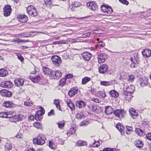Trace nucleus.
I'll list each match as a JSON object with an SVG mask.
<instances>
[{
  "mask_svg": "<svg viewBox=\"0 0 151 151\" xmlns=\"http://www.w3.org/2000/svg\"><path fill=\"white\" fill-rule=\"evenodd\" d=\"M135 87L133 85L129 86H127V84H124L123 93L126 95L130 96L132 94L134 90Z\"/></svg>",
  "mask_w": 151,
  "mask_h": 151,
  "instance_id": "obj_1",
  "label": "nucleus"
},
{
  "mask_svg": "<svg viewBox=\"0 0 151 151\" xmlns=\"http://www.w3.org/2000/svg\"><path fill=\"white\" fill-rule=\"evenodd\" d=\"M46 138L45 136L42 134H40L37 137V138L34 139L33 142L38 145H42L45 143Z\"/></svg>",
  "mask_w": 151,
  "mask_h": 151,
  "instance_id": "obj_2",
  "label": "nucleus"
},
{
  "mask_svg": "<svg viewBox=\"0 0 151 151\" xmlns=\"http://www.w3.org/2000/svg\"><path fill=\"white\" fill-rule=\"evenodd\" d=\"M27 11L29 15L32 17H35L37 14L36 9L32 6H29L27 8Z\"/></svg>",
  "mask_w": 151,
  "mask_h": 151,
  "instance_id": "obj_3",
  "label": "nucleus"
},
{
  "mask_svg": "<svg viewBox=\"0 0 151 151\" xmlns=\"http://www.w3.org/2000/svg\"><path fill=\"white\" fill-rule=\"evenodd\" d=\"M61 72L60 70H55L52 71L51 73L50 77L51 79L58 80L61 77Z\"/></svg>",
  "mask_w": 151,
  "mask_h": 151,
  "instance_id": "obj_4",
  "label": "nucleus"
},
{
  "mask_svg": "<svg viewBox=\"0 0 151 151\" xmlns=\"http://www.w3.org/2000/svg\"><path fill=\"white\" fill-rule=\"evenodd\" d=\"M101 10L104 12L108 14L112 13L113 10L111 7L108 5H103L101 7Z\"/></svg>",
  "mask_w": 151,
  "mask_h": 151,
  "instance_id": "obj_5",
  "label": "nucleus"
},
{
  "mask_svg": "<svg viewBox=\"0 0 151 151\" xmlns=\"http://www.w3.org/2000/svg\"><path fill=\"white\" fill-rule=\"evenodd\" d=\"M138 83L142 87L147 86L149 84L148 79L144 77L139 78Z\"/></svg>",
  "mask_w": 151,
  "mask_h": 151,
  "instance_id": "obj_6",
  "label": "nucleus"
},
{
  "mask_svg": "<svg viewBox=\"0 0 151 151\" xmlns=\"http://www.w3.org/2000/svg\"><path fill=\"white\" fill-rule=\"evenodd\" d=\"M3 9V14L4 16L8 17L10 15L12 11L10 6L5 5Z\"/></svg>",
  "mask_w": 151,
  "mask_h": 151,
  "instance_id": "obj_7",
  "label": "nucleus"
},
{
  "mask_svg": "<svg viewBox=\"0 0 151 151\" xmlns=\"http://www.w3.org/2000/svg\"><path fill=\"white\" fill-rule=\"evenodd\" d=\"M40 109L37 112L36 114L35 115V118L37 120H40V116L43 115L45 112V110L42 107H40Z\"/></svg>",
  "mask_w": 151,
  "mask_h": 151,
  "instance_id": "obj_8",
  "label": "nucleus"
},
{
  "mask_svg": "<svg viewBox=\"0 0 151 151\" xmlns=\"http://www.w3.org/2000/svg\"><path fill=\"white\" fill-rule=\"evenodd\" d=\"M108 66L106 64H104L101 65L99 68V72L100 73L104 74L108 70Z\"/></svg>",
  "mask_w": 151,
  "mask_h": 151,
  "instance_id": "obj_9",
  "label": "nucleus"
},
{
  "mask_svg": "<svg viewBox=\"0 0 151 151\" xmlns=\"http://www.w3.org/2000/svg\"><path fill=\"white\" fill-rule=\"evenodd\" d=\"M51 59L53 63L55 65L58 66L61 63V58L58 56H54L52 57Z\"/></svg>",
  "mask_w": 151,
  "mask_h": 151,
  "instance_id": "obj_10",
  "label": "nucleus"
},
{
  "mask_svg": "<svg viewBox=\"0 0 151 151\" xmlns=\"http://www.w3.org/2000/svg\"><path fill=\"white\" fill-rule=\"evenodd\" d=\"M126 111L123 109H119L115 110L114 114L115 116L119 117H122L125 114Z\"/></svg>",
  "mask_w": 151,
  "mask_h": 151,
  "instance_id": "obj_11",
  "label": "nucleus"
},
{
  "mask_svg": "<svg viewBox=\"0 0 151 151\" xmlns=\"http://www.w3.org/2000/svg\"><path fill=\"white\" fill-rule=\"evenodd\" d=\"M78 91V87H73L71 88L69 91L68 95L70 97H72L77 93Z\"/></svg>",
  "mask_w": 151,
  "mask_h": 151,
  "instance_id": "obj_12",
  "label": "nucleus"
},
{
  "mask_svg": "<svg viewBox=\"0 0 151 151\" xmlns=\"http://www.w3.org/2000/svg\"><path fill=\"white\" fill-rule=\"evenodd\" d=\"M1 86L3 88H10L12 87V83L10 81H6L2 82L1 83Z\"/></svg>",
  "mask_w": 151,
  "mask_h": 151,
  "instance_id": "obj_13",
  "label": "nucleus"
},
{
  "mask_svg": "<svg viewBox=\"0 0 151 151\" xmlns=\"http://www.w3.org/2000/svg\"><path fill=\"white\" fill-rule=\"evenodd\" d=\"M81 56L86 61H89L92 57V55L89 52H85L81 54Z\"/></svg>",
  "mask_w": 151,
  "mask_h": 151,
  "instance_id": "obj_14",
  "label": "nucleus"
},
{
  "mask_svg": "<svg viewBox=\"0 0 151 151\" xmlns=\"http://www.w3.org/2000/svg\"><path fill=\"white\" fill-rule=\"evenodd\" d=\"M87 6L90 9L95 10L97 8V5L95 2L93 1L87 3Z\"/></svg>",
  "mask_w": 151,
  "mask_h": 151,
  "instance_id": "obj_15",
  "label": "nucleus"
},
{
  "mask_svg": "<svg viewBox=\"0 0 151 151\" xmlns=\"http://www.w3.org/2000/svg\"><path fill=\"white\" fill-rule=\"evenodd\" d=\"M106 56L104 54H101L98 57V62L100 64L101 63H104L105 62L106 58Z\"/></svg>",
  "mask_w": 151,
  "mask_h": 151,
  "instance_id": "obj_16",
  "label": "nucleus"
},
{
  "mask_svg": "<svg viewBox=\"0 0 151 151\" xmlns=\"http://www.w3.org/2000/svg\"><path fill=\"white\" fill-rule=\"evenodd\" d=\"M24 81L21 78H17L14 80V83L17 86H22L23 85Z\"/></svg>",
  "mask_w": 151,
  "mask_h": 151,
  "instance_id": "obj_17",
  "label": "nucleus"
},
{
  "mask_svg": "<svg viewBox=\"0 0 151 151\" xmlns=\"http://www.w3.org/2000/svg\"><path fill=\"white\" fill-rule=\"evenodd\" d=\"M135 131L138 135L140 137H143L146 134V133L143 130L139 128H136L135 130Z\"/></svg>",
  "mask_w": 151,
  "mask_h": 151,
  "instance_id": "obj_18",
  "label": "nucleus"
},
{
  "mask_svg": "<svg viewBox=\"0 0 151 151\" xmlns=\"http://www.w3.org/2000/svg\"><path fill=\"white\" fill-rule=\"evenodd\" d=\"M29 78L32 82L35 83L39 82L40 80V77L39 76H30Z\"/></svg>",
  "mask_w": 151,
  "mask_h": 151,
  "instance_id": "obj_19",
  "label": "nucleus"
},
{
  "mask_svg": "<svg viewBox=\"0 0 151 151\" xmlns=\"http://www.w3.org/2000/svg\"><path fill=\"white\" fill-rule=\"evenodd\" d=\"M142 53L143 56L148 58L151 55V51L149 49H146L142 52Z\"/></svg>",
  "mask_w": 151,
  "mask_h": 151,
  "instance_id": "obj_20",
  "label": "nucleus"
},
{
  "mask_svg": "<svg viewBox=\"0 0 151 151\" xmlns=\"http://www.w3.org/2000/svg\"><path fill=\"white\" fill-rule=\"evenodd\" d=\"M18 19L20 22L24 23L27 21L28 18L25 15H19L18 17Z\"/></svg>",
  "mask_w": 151,
  "mask_h": 151,
  "instance_id": "obj_21",
  "label": "nucleus"
},
{
  "mask_svg": "<svg viewBox=\"0 0 151 151\" xmlns=\"http://www.w3.org/2000/svg\"><path fill=\"white\" fill-rule=\"evenodd\" d=\"M113 111V109L111 106H107L105 107V112L106 114H111Z\"/></svg>",
  "mask_w": 151,
  "mask_h": 151,
  "instance_id": "obj_22",
  "label": "nucleus"
},
{
  "mask_svg": "<svg viewBox=\"0 0 151 151\" xmlns=\"http://www.w3.org/2000/svg\"><path fill=\"white\" fill-rule=\"evenodd\" d=\"M80 5L79 2L77 1H74L72 3L71 5L69 6V8L73 11H74L75 7L80 6Z\"/></svg>",
  "mask_w": 151,
  "mask_h": 151,
  "instance_id": "obj_23",
  "label": "nucleus"
},
{
  "mask_svg": "<svg viewBox=\"0 0 151 151\" xmlns=\"http://www.w3.org/2000/svg\"><path fill=\"white\" fill-rule=\"evenodd\" d=\"M67 104L71 111L75 110L74 105L71 101L70 99H68Z\"/></svg>",
  "mask_w": 151,
  "mask_h": 151,
  "instance_id": "obj_24",
  "label": "nucleus"
},
{
  "mask_svg": "<svg viewBox=\"0 0 151 151\" xmlns=\"http://www.w3.org/2000/svg\"><path fill=\"white\" fill-rule=\"evenodd\" d=\"M24 118V116L21 114H19L17 115H16L15 114L14 116V119L15 121H21Z\"/></svg>",
  "mask_w": 151,
  "mask_h": 151,
  "instance_id": "obj_25",
  "label": "nucleus"
},
{
  "mask_svg": "<svg viewBox=\"0 0 151 151\" xmlns=\"http://www.w3.org/2000/svg\"><path fill=\"white\" fill-rule=\"evenodd\" d=\"M116 127L122 135L124 132L123 126H122L120 123H119L116 125Z\"/></svg>",
  "mask_w": 151,
  "mask_h": 151,
  "instance_id": "obj_26",
  "label": "nucleus"
},
{
  "mask_svg": "<svg viewBox=\"0 0 151 151\" xmlns=\"http://www.w3.org/2000/svg\"><path fill=\"white\" fill-rule=\"evenodd\" d=\"M3 106L6 108L11 107L13 105V103L11 101H6L3 103Z\"/></svg>",
  "mask_w": 151,
  "mask_h": 151,
  "instance_id": "obj_27",
  "label": "nucleus"
},
{
  "mask_svg": "<svg viewBox=\"0 0 151 151\" xmlns=\"http://www.w3.org/2000/svg\"><path fill=\"white\" fill-rule=\"evenodd\" d=\"M2 94L3 96L7 97H10L12 95V93L11 92L6 90L2 91Z\"/></svg>",
  "mask_w": 151,
  "mask_h": 151,
  "instance_id": "obj_28",
  "label": "nucleus"
},
{
  "mask_svg": "<svg viewBox=\"0 0 151 151\" xmlns=\"http://www.w3.org/2000/svg\"><path fill=\"white\" fill-rule=\"evenodd\" d=\"M134 143L136 147L139 148H141L143 146V144L142 141L138 139L136 140Z\"/></svg>",
  "mask_w": 151,
  "mask_h": 151,
  "instance_id": "obj_29",
  "label": "nucleus"
},
{
  "mask_svg": "<svg viewBox=\"0 0 151 151\" xmlns=\"http://www.w3.org/2000/svg\"><path fill=\"white\" fill-rule=\"evenodd\" d=\"M65 121L64 120H62L59 121L57 124L58 127L61 129H63L65 127Z\"/></svg>",
  "mask_w": 151,
  "mask_h": 151,
  "instance_id": "obj_30",
  "label": "nucleus"
},
{
  "mask_svg": "<svg viewBox=\"0 0 151 151\" xmlns=\"http://www.w3.org/2000/svg\"><path fill=\"white\" fill-rule=\"evenodd\" d=\"M76 105L79 108H82L85 107V103L82 101H78L76 102Z\"/></svg>",
  "mask_w": 151,
  "mask_h": 151,
  "instance_id": "obj_31",
  "label": "nucleus"
},
{
  "mask_svg": "<svg viewBox=\"0 0 151 151\" xmlns=\"http://www.w3.org/2000/svg\"><path fill=\"white\" fill-rule=\"evenodd\" d=\"M43 73L45 74L48 75L50 74V76H51V73L52 71L50 69L47 67H43Z\"/></svg>",
  "mask_w": 151,
  "mask_h": 151,
  "instance_id": "obj_32",
  "label": "nucleus"
},
{
  "mask_svg": "<svg viewBox=\"0 0 151 151\" xmlns=\"http://www.w3.org/2000/svg\"><path fill=\"white\" fill-rule=\"evenodd\" d=\"M109 94L112 97H117L119 96L118 93L115 90H111L109 92Z\"/></svg>",
  "mask_w": 151,
  "mask_h": 151,
  "instance_id": "obj_33",
  "label": "nucleus"
},
{
  "mask_svg": "<svg viewBox=\"0 0 151 151\" xmlns=\"http://www.w3.org/2000/svg\"><path fill=\"white\" fill-rule=\"evenodd\" d=\"M91 78H90L86 77L83 78L82 81V84L83 85L86 84L88 82L90 81Z\"/></svg>",
  "mask_w": 151,
  "mask_h": 151,
  "instance_id": "obj_34",
  "label": "nucleus"
},
{
  "mask_svg": "<svg viewBox=\"0 0 151 151\" xmlns=\"http://www.w3.org/2000/svg\"><path fill=\"white\" fill-rule=\"evenodd\" d=\"M129 112L130 114V115L132 116H137L138 114L136 111V110L133 108H131L129 109Z\"/></svg>",
  "mask_w": 151,
  "mask_h": 151,
  "instance_id": "obj_35",
  "label": "nucleus"
},
{
  "mask_svg": "<svg viewBox=\"0 0 151 151\" xmlns=\"http://www.w3.org/2000/svg\"><path fill=\"white\" fill-rule=\"evenodd\" d=\"M15 113L14 112L12 111H7V118H13L14 119V116L15 115Z\"/></svg>",
  "mask_w": 151,
  "mask_h": 151,
  "instance_id": "obj_36",
  "label": "nucleus"
},
{
  "mask_svg": "<svg viewBox=\"0 0 151 151\" xmlns=\"http://www.w3.org/2000/svg\"><path fill=\"white\" fill-rule=\"evenodd\" d=\"M7 71L4 69L0 70V76L4 77L6 76L8 74Z\"/></svg>",
  "mask_w": 151,
  "mask_h": 151,
  "instance_id": "obj_37",
  "label": "nucleus"
},
{
  "mask_svg": "<svg viewBox=\"0 0 151 151\" xmlns=\"http://www.w3.org/2000/svg\"><path fill=\"white\" fill-rule=\"evenodd\" d=\"M112 83L110 81H102L100 82L101 85L105 86H109L111 85Z\"/></svg>",
  "mask_w": 151,
  "mask_h": 151,
  "instance_id": "obj_38",
  "label": "nucleus"
},
{
  "mask_svg": "<svg viewBox=\"0 0 151 151\" xmlns=\"http://www.w3.org/2000/svg\"><path fill=\"white\" fill-rule=\"evenodd\" d=\"M5 147L6 151H9L12 148V146L10 144L9 142H7L5 145Z\"/></svg>",
  "mask_w": 151,
  "mask_h": 151,
  "instance_id": "obj_39",
  "label": "nucleus"
},
{
  "mask_svg": "<svg viewBox=\"0 0 151 151\" xmlns=\"http://www.w3.org/2000/svg\"><path fill=\"white\" fill-rule=\"evenodd\" d=\"M54 102V103L55 104L56 108L59 110H61L60 101L58 100H55Z\"/></svg>",
  "mask_w": 151,
  "mask_h": 151,
  "instance_id": "obj_40",
  "label": "nucleus"
},
{
  "mask_svg": "<svg viewBox=\"0 0 151 151\" xmlns=\"http://www.w3.org/2000/svg\"><path fill=\"white\" fill-rule=\"evenodd\" d=\"M98 95L100 96V97L101 98H104L106 96L105 92L104 91H99Z\"/></svg>",
  "mask_w": 151,
  "mask_h": 151,
  "instance_id": "obj_41",
  "label": "nucleus"
},
{
  "mask_svg": "<svg viewBox=\"0 0 151 151\" xmlns=\"http://www.w3.org/2000/svg\"><path fill=\"white\" fill-rule=\"evenodd\" d=\"M66 83V79L62 78L59 81V85L61 86H63Z\"/></svg>",
  "mask_w": 151,
  "mask_h": 151,
  "instance_id": "obj_42",
  "label": "nucleus"
},
{
  "mask_svg": "<svg viewBox=\"0 0 151 151\" xmlns=\"http://www.w3.org/2000/svg\"><path fill=\"white\" fill-rule=\"evenodd\" d=\"M76 117L78 119H81L83 118H84V115L83 114L81 113H78L76 114Z\"/></svg>",
  "mask_w": 151,
  "mask_h": 151,
  "instance_id": "obj_43",
  "label": "nucleus"
},
{
  "mask_svg": "<svg viewBox=\"0 0 151 151\" xmlns=\"http://www.w3.org/2000/svg\"><path fill=\"white\" fill-rule=\"evenodd\" d=\"M86 142L83 141H78L76 144L79 146H82L86 145Z\"/></svg>",
  "mask_w": 151,
  "mask_h": 151,
  "instance_id": "obj_44",
  "label": "nucleus"
},
{
  "mask_svg": "<svg viewBox=\"0 0 151 151\" xmlns=\"http://www.w3.org/2000/svg\"><path fill=\"white\" fill-rule=\"evenodd\" d=\"M7 112H2L0 113V117L7 118Z\"/></svg>",
  "mask_w": 151,
  "mask_h": 151,
  "instance_id": "obj_45",
  "label": "nucleus"
},
{
  "mask_svg": "<svg viewBox=\"0 0 151 151\" xmlns=\"http://www.w3.org/2000/svg\"><path fill=\"white\" fill-rule=\"evenodd\" d=\"M89 124V122L88 121H84L82 122L80 124V126H85L88 125Z\"/></svg>",
  "mask_w": 151,
  "mask_h": 151,
  "instance_id": "obj_46",
  "label": "nucleus"
},
{
  "mask_svg": "<svg viewBox=\"0 0 151 151\" xmlns=\"http://www.w3.org/2000/svg\"><path fill=\"white\" fill-rule=\"evenodd\" d=\"M99 142L98 141L96 142L95 141V142L94 143L91 145H90V146L93 147H98L99 146Z\"/></svg>",
  "mask_w": 151,
  "mask_h": 151,
  "instance_id": "obj_47",
  "label": "nucleus"
},
{
  "mask_svg": "<svg viewBox=\"0 0 151 151\" xmlns=\"http://www.w3.org/2000/svg\"><path fill=\"white\" fill-rule=\"evenodd\" d=\"M105 46V43L102 41H100L98 43L97 47H103Z\"/></svg>",
  "mask_w": 151,
  "mask_h": 151,
  "instance_id": "obj_48",
  "label": "nucleus"
},
{
  "mask_svg": "<svg viewBox=\"0 0 151 151\" xmlns=\"http://www.w3.org/2000/svg\"><path fill=\"white\" fill-rule=\"evenodd\" d=\"M34 126L37 128H40L41 127V124L38 122H35L34 124Z\"/></svg>",
  "mask_w": 151,
  "mask_h": 151,
  "instance_id": "obj_49",
  "label": "nucleus"
},
{
  "mask_svg": "<svg viewBox=\"0 0 151 151\" xmlns=\"http://www.w3.org/2000/svg\"><path fill=\"white\" fill-rule=\"evenodd\" d=\"M76 131V129L73 127H71L69 130V132L71 134H73L75 133Z\"/></svg>",
  "mask_w": 151,
  "mask_h": 151,
  "instance_id": "obj_50",
  "label": "nucleus"
},
{
  "mask_svg": "<svg viewBox=\"0 0 151 151\" xmlns=\"http://www.w3.org/2000/svg\"><path fill=\"white\" fill-rule=\"evenodd\" d=\"M135 77L133 75H130L129 76V78L128 80L129 81L132 82L134 79Z\"/></svg>",
  "mask_w": 151,
  "mask_h": 151,
  "instance_id": "obj_51",
  "label": "nucleus"
},
{
  "mask_svg": "<svg viewBox=\"0 0 151 151\" xmlns=\"http://www.w3.org/2000/svg\"><path fill=\"white\" fill-rule=\"evenodd\" d=\"M52 0H44V2L47 6L50 5L52 2Z\"/></svg>",
  "mask_w": 151,
  "mask_h": 151,
  "instance_id": "obj_52",
  "label": "nucleus"
},
{
  "mask_svg": "<svg viewBox=\"0 0 151 151\" xmlns=\"http://www.w3.org/2000/svg\"><path fill=\"white\" fill-rule=\"evenodd\" d=\"M22 36L23 37H32L33 36L32 34H27L25 33H22Z\"/></svg>",
  "mask_w": 151,
  "mask_h": 151,
  "instance_id": "obj_53",
  "label": "nucleus"
},
{
  "mask_svg": "<svg viewBox=\"0 0 151 151\" xmlns=\"http://www.w3.org/2000/svg\"><path fill=\"white\" fill-rule=\"evenodd\" d=\"M23 137V134L19 132L16 135V137L20 139L22 138Z\"/></svg>",
  "mask_w": 151,
  "mask_h": 151,
  "instance_id": "obj_54",
  "label": "nucleus"
},
{
  "mask_svg": "<svg viewBox=\"0 0 151 151\" xmlns=\"http://www.w3.org/2000/svg\"><path fill=\"white\" fill-rule=\"evenodd\" d=\"M32 104V102L31 101H25L24 102V105L27 106H30Z\"/></svg>",
  "mask_w": 151,
  "mask_h": 151,
  "instance_id": "obj_55",
  "label": "nucleus"
},
{
  "mask_svg": "<svg viewBox=\"0 0 151 151\" xmlns=\"http://www.w3.org/2000/svg\"><path fill=\"white\" fill-rule=\"evenodd\" d=\"M91 100L96 103H99L100 102V99L97 98H92Z\"/></svg>",
  "mask_w": 151,
  "mask_h": 151,
  "instance_id": "obj_56",
  "label": "nucleus"
},
{
  "mask_svg": "<svg viewBox=\"0 0 151 151\" xmlns=\"http://www.w3.org/2000/svg\"><path fill=\"white\" fill-rule=\"evenodd\" d=\"M90 35V33H86L83 34L82 35V37L83 38H85L89 36Z\"/></svg>",
  "mask_w": 151,
  "mask_h": 151,
  "instance_id": "obj_57",
  "label": "nucleus"
},
{
  "mask_svg": "<svg viewBox=\"0 0 151 151\" xmlns=\"http://www.w3.org/2000/svg\"><path fill=\"white\" fill-rule=\"evenodd\" d=\"M147 138L151 141V133H148L146 135Z\"/></svg>",
  "mask_w": 151,
  "mask_h": 151,
  "instance_id": "obj_58",
  "label": "nucleus"
},
{
  "mask_svg": "<svg viewBox=\"0 0 151 151\" xmlns=\"http://www.w3.org/2000/svg\"><path fill=\"white\" fill-rule=\"evenodd\" d=\"M119 1L123 4L128 5L129 4L128 2L126 0H119Z\"/></svg>",
  "mask_w": 151,
  "mask_h": 151,
  "instance_id": "obj_59",
  "label": "nucleus"
},
{
  "mask_svg": "<svg viewBox=\"0 0 151 151\" xmlns=\"http://www.w3.org/2000/svg\"><path fill=\"white\" fill-rule=\"evenodd\" d=\"M54 144L52 142H49V147L52 149H54Z\"/></svg>",
  "mask_w": 151,
  "mask_h": 151,
  "instance_id": "obj_60",
  "label": "nucleus"
},
{
  "mask_svg": "<svg viewBox=\"0 0 151 151\" xmlns=\"http://www.w3.org/2000/svg\"><path fill=\"white\" fill-rule=\"evenodd\" d=\"M54 111L52 109L51 111L48 113V115L49 116H51L52 115H54Z\"/></svg>",
  "mask_w": 151,
  "mask_h": 151,
  "instance_id": "obj_61",
  "label": "nucleus"
},
{
  "mask_svg": "<svg viewBox=\"0 0 151 151\" xmlns=\"http://www.w3.org/2000/svg\"><path fill=\"white\" fill-rule=\"evenodd\" d=\"M17 57L21 61H22L24 60L23 58L21 56V55L20 54H18L17 55Z\"/></svg>",
  "mask_w": 151,
  "mask_h": 151,
  "instance_id": "obj_62",
  "label": "nucleus"
},
{
  "mask_svg": "<svg viewBox=\"0 0 151 151\" xmlns=\"http://www.w3.org/2000/svg\"><path fill=\"white\" fill-rule=\"evenodd\" d=\"M113 150L109 148H106L104 149L103 150H101L100 151H113Z\"/></svg>",
  "mask_w": 151,
  "mask_h": 151,
  "instance_id": "obj_63",
  "label": "nucleus"
},
{
  "mask_svg": "<svg viewBox=\"0 0 151 151\" xmlns=\"http://www.w3.org/2000/svg\"><path fill=\"white\" fill-rule=\"evenodd\" d=\"M136 64L134 62H132L130 65L131 68H134L135 67Z\"/></svg>",
  "mask_w": 151,
  "mask_h": 151,
  "instance_id": "obj_64",
  "label": "nucleus"
}]
</instances>
